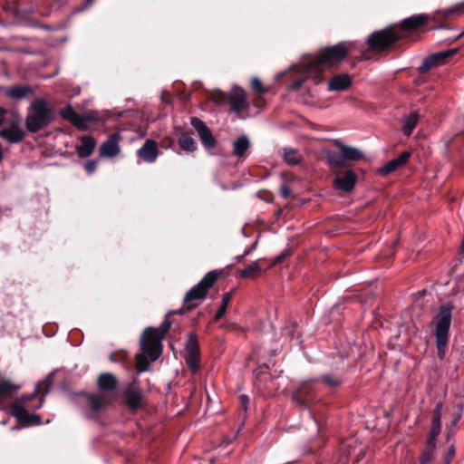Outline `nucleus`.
I'll return each mask as SVG.
<instances>
[{"instance_id":"obj_1","label":"nucleus","mask_w":464,"mask_h":464,"mask_svg":"<svg viewBox=\"0 0 464 464\" xmlns=\"http://www.w3.org/2000/svg\"><path fill=\"white\" fill-rule=\"evenodd\" d=\"M53 373H50L44 381L39 382L31 395L22 396L13 402L7 409L8 412L14 417L18 422L25 425H39L41 418L39 415L31 414V411L40 409L43 405L41 400L35 406L30 405V401L38 395L44 396L49 392L52 385Z\"/></svg>"},{"instance_id":"obj_2","label":"nucleus","mask_w":464,"mask_h":464,"mask_svg":"<svg viewBox=\"0 0 464 464\" xmlns=\"http://www.w3.org/2000/svg\"><path fill=\"white\" fill-rule=\"evenodd\" d=\"M162 332L153 327H148L140 337V348L142 353L138 354L137 371L142 372L148 370L150 362H155L161 354V339L170 327V323L165 319L162 324Z\"/></svg>"},{"instance_id":"obj_3","label":"nucleus","mask_w":464,"mask_h":464,"mask_svg":"<svg viewBox=\"0 0 464 464\" xmlns=\"http://www.w3.org/2000/svg\"><path fill=\"white\" fill-rule=\"evenodd\" d=\"M351 44L339 43L332 47L322 49L317 57L307 59L304 71L314 78V85L323 81L322 72L327 67L338 64L348 53Z\"/></svg>"},{"instance_id":"obj_4","label":"nucleus","mask_w":464,"mask_h":464,"mask_svg":"<svg viewBox=\"0 0 464 464\" xmlns=\"http://www.w3.org/2000/svg\"><path fill=\"white\" fill-rule=\"evenodd\" d=\"M455 305L452 302H447L440 305L434 317L435 338L437 353L440 359H443L450 337L452 312Z\"/></svg>"},{"instance_id":"obj_5","label":"nucleus","mask_w":464,"mask_h":464,"mask_svg":"<svg viewBox=\"0 0 464 464\" xmlns=\"http://www.w3.org/2000/svg\"><path fill=\"white\" fill-rule=\"evenodd\" d=\"M22 117L15 111L0 109V137L9 143H18L23 140L25 132L21 128Z\"/></svg>"},{"instance_id":"obj_6","label":"nucleus","mask_w":464,"mask_h":464,"mask_svg":"<svg viewBox=\"0 0 464 464\" xmlns=\"http://www.w3.org/2000/svg\"><path fill=\"white\" fill-rule=\"evenodd\" d=\"M51 111L44 99L34 100L25 119V126L29 132L35 133L51 122Z\"/></svg>"},{"instance_id":"obj_7","label":"nucleus","mask_w":464,"mask_h":464,"mask_svg":"<svg viewBox=\"0 0 464 464\" xmlns=\"http://www.w3.org/2000/svg\"><path fill=\"white\" fill-rule=\"evenodd\" d=\"M218 279V274L208 272L194 287L187 292L184 297V303L187 310L190 311L198 306V302L206 298L208 290L214 285Z\"/></svg>"},{"instance_id":"obj_8","label":"nucleus","mask_w":464,"mask_h":464,"mask_svg":"<svg viewBox=\"0 0 464 464\" xmlns=\"http://www.w3.org/2000/svg\"><path fill=\"white\" fill-rule=\"evenodd\" d=\"M230 111L236 113L240 119L247 116L249 103L246 102L245 91L240 87H235L228 95Z\"/></svg>"},{"instance_id":"obj_9","label":"nucleus","mask_w":464,"mask_h":464,"mask_svg":"<svg viewBox=\"0 0 464 464\" xmlns=\"http://www.w3.org/2000/svg\"><path fill=\"white\" fill-rule=\"evenodd\" d=\"M399 39L398 35L390 29L372 33L367 40L372 50H384Z\"/></svg>"},{"instance_id":"obj_10","label":"nucleus","mask_w":464,"mask_h":464,"mask_svg":"<svg viewBox=\"0 0 464 464\" xmlns=\"http://www.w3.org/2000/svg\"><path fill=\"white\" fill-rule=\"evenodd\" d=\"M190 124L198 131L203 147L206 150L213 149L216 146V140L206 123L197 117H192Z\"/></svg>"},{"instance_id":"obj_11","label":"nucleus","mask_w":464,"mask_h":464,"mask_svg":"<svg viewBox=\"0 0 464 464\" xmlns=\"http://www.w3.org/2000/svg\"><path fill=\"white\" fill-rule=\"evenodd\" d=\"M186 362L189 369L192 372H197L199 368L198 360H199V346L197 340V337L194 334H190L188 338V342L186 344Z\"/></svg>"},{"instance_id":"obj_12","label":"nucleus","mask_w":464,"mask_h":464,"mask_svg":"<svg viewBox=\"0 0 464 464\" xmlns=\"http://www.w3.org/2000/svg\"><path fill=\"white\" fill-rule=\"evenodd\" d=\"M121 136L120 133H112L108 139L102 142L100 147V156L103 158H113L120 154V140Z\"/></svg>"},{"instance_id":"obj_13","label":"nucleus","mask_w":464,"mask_h":464,"mask_svg":"<svg viewBox=\"0 0 464 464\" xmlns=\"http://www.w3.org/2000/svg\"><path fill=\"white\" fill-rule=\"evenodd\" d=\"M159 155L158 144L154 140H146L141 148L137 150L139 159L147 163L156 161Z\"/></svg>"},{"instance_id":"obj_14","label":"nucleus","mask_w":464,"mask_h":464,"mask_svg":"<svg viewBox=\"0 0 464 464\" xmlns=\"http://www.w3.org/2000/svg\"><path fill=\"white\" fill-rule=\"evenodd\" d=\"M356 182V174L353 170L340 172L334 178V187L343 191L349 192L353 189Z\"/></svg>"},{"instance_id":"obj_15","label":"nucleus","mask_w":464,"mask_h":464,"mask_svg":"<svg viewBox=\"0 0 464 464\" xmlns=\"http://www.w3.org/2000/svg\"><path fill=\"white\" fill-rule=\"evenodd\" d=\"M134 383L135 382L129 383L122 392L126 404L131 410L138 409L142 401L141 390L138 387H134Z\"/></svg>"},{"instance_id":"obj_16","label":"nucleus","mask_w":464,"mask_h":464,"mask_svg":"<svg viewBox=\"0 0 464 464\" xmlns=\"http://www.w3.org/2000/svg\"><path fill=\"white\" fill-rule=\"evenodd\" d=\"M458 49H450L444 52L436 53L429 57H427L421 66L420 67V71H424L426 69H430L431 67L437 66L439 64L444 63L445 60L457 53Z\"/></svg>"},{"instance_id":"obj_17","label":"nucleus","mask_w":464,"mask_h":464,"mask_svg":"<svg viewBox=\"0 0 464 464\" xmlns=\"http://www.w3.org/2000/svg\"><path fill=\"white\" fill-rule=\"evenodd\" d=\"M20 386L11 380L0 376V405L14 397L19 391Z\"/></svg>"},{"instance_id":"obj_18","label":"nucleus","mask_w":464,"mask_h":464,"mask_svg":"<svg viewBox=\"0 0 464 464\" xmlns=\"http://www.w3.org/2000/svg\"><path fill=\"white\" fill-rule=\"evenodd\" d=\"M336 145L340 150L341 157L344 160V162L357 161L363 158V153L357 148L342 144L339 141L336 142Z\"/></svg>"},{"instance_id":"obj_19","label":"nucleus","mask_w":464,"mask_h":464,"mask_svg":"<svg viewBox=\"0 0 464 464\" xmlns=\"http://www.w3.org/2000/svg\"><path fill=\"white\" fill-rule=\"evenodd\" d=\"M441 415H442V403L438 402L433 411L432 426L430 432V438L428 440H432L436 443V438L440 432L441 429Z\"/></svg>"},{"instance_id":"obj_20","label":"nucleus","mask_w":464,"mask_h":464,"mask_svg":"<svg viewBox=\"0 0 464 464\" xmlns=\"http://www.w3.org/2000/svg\"><path fill=\"white\" fill-rule=\"evenodd\" d=\"M33 92V90L28 85H13L5 89V94L14 100H21Z\"/></svg>"},{"instance_id":"obj_21","label":"nucleus","mask_w":464,"mask_h":464,"mask_svg":"<svg viewBox=\"0 0 464 464\" xmlns=\"http://www.w3.org/2000/svg\"><path fill=\"white\" fill-rule=\"evenodd\" d=\"M82 144L76 148L77 154L80 158H87L93 152L96 140L92 136H82Z\"/></svg>"},{"instance_id":"obj_22","label":"nucleus","mask_w":464,"mask_h":464,"mask_svg":"<svg viewBox=\"0 0 464 464\" xmlns=\"http://www.w3.org/2000/svg\"><path fill=\"white\" fill-rule=\"evenodd\" d=\"M351 78L348 74H338L329 82L328 90L338 92L347 89L351 85Z\"/></svg>"},{"instance_id":"obj_23","label":"nucleus","mask_w":464,"mask_h":464,"mask_svg":"<svg viewBox=\"0 0 464 464\" xmlns=\"http://www.w3.org/2000/svg\"><path fill=\"white\" fill-rule=\"evenodd\" d=\"M97 384L102 391H112L117 386L116 377L109 372L102 373L97 380Z\"/></svg>"},{"instance_id":"obj_24","label":"nucleus","mask_w":464,"mask_h":464,"mask_svg":"<svg viewBox=\"0 0 464 464\" xmlns=\"http://www.w3.org/2000/svg\"><path fill=\"white\" fill-rule=\"evenodd\" d=\"M419 119L420 114L416 111L411 112L408 116H406L403 119L401 130L406 136H410L412 133L413 130L415 129L419 121Z\"/></svg>"},{"instance_id":"obj_25","label":"nucleus","mask_w":464,"mask_h":464,"mask_svg":"<svg viewBox=\"0 0 464 464\" xmlns=\"http://www.w3.org/2000/svg\"><path fill=\"white\" fill-rule=\"evenodd\" d=\"M312 392L310 381L304 382L298 391L293 395V400L300 404H306L308 402V397Z\"/></svg>"},{"instance_id":"obj_26","label":"nucleus","mask_w":464,"mask_h":464,"mask_svg":"<svg viewBox=\"0 0 464 464\" xmlns=\"http://www.w3.org/2000/svg\"><path fill=\"white\" fill-rule=\"evenodd\" d=\"M249 147L250 142L248 138L246 135H242L233 142V153L235 156L242 158L245 156V153Z\"/></svg>"},{"instance_id":"obj_27","label":"nucleus","mask_w":464,"mask_h":464,"mask_svg":"<svg viewBox=\"0 0 464 464\" xmlns=\"http://www.w3.org/2000/svg\"><path fill=\"white\" fill-rule=\"evenodd\" d=\"M179 145L188 152H194L197 150V143L189 133H182L179 138Z\"/></svg>"},{"instance_id":"obj_28","label":"nucleus","mask_w":464,"mask_h":464,"mask_svg":"<svg viewBox=\"0 0 464 464\" xmlns=\"http://www.w3.org/2000/svg\"><path fill=\"white\" fill-rule=\"evenodd\" d=\"M426 21L427 17L425 15L420 14L404 19L402 21V26L406 29L417 28L424 24Z\"/></svg>"},{"instance_id":"obj_29","label":"nucleus","mask_w":464,"mask_h":464,"mask_svg":"<svg viewBox=\"0 0 464 464\" xmlns=\"http://www.w3.org/2000/svg\"><path fill=\"white\" fill-rule=\"evenodd\" d=\"M436 447V443L432 440H428L426 448L423 450L420 464H430L433 457V452Z\"/></svg>"},{"instance_id":"obj_30","label":"nucleus","mask_w":464,"mask_h":464,"mask_svg":"<svg viewBox=\"0 0 464 464\" xmlns=\"http://www.w3.org/2000/svg\"><path fill=\"white\" fill-rule=\"evenodd\" d=\"M88 401L93 411H99L108 403L105 397L98 395H89Z\"/></svg>"},{"instance_id":"obj_31","label":"nucleus","mask_w":464,"mask_h":464,"mask_svg":"<svg viewBox=\"0 0 464 464\" xmlns=\"http://www.w3.org/2000/svg\"><path fill=\"white\" fill-rule=\"evenodd\" d=\"M307 63V59L304 60L302 62V64H301V67L299 69V72L304 74V78L303 79H299V80H295L293 82L291 87L293 90H298L305 81L311 79L313 81V82L314 83V78L311 75H308L306 73V72L304 71V64Z\"/></svg>"},{"instance_id":"obj_32","label":"nucleus","mask_w":464,"mask_h":464,"mask_svg":"<svg viewBox=\"0 0 464 464\" xmlns=\"http://www.w3.org/2000/svg\"><path fill=\"white\" fill-rule=\"evenodd\" d=\"M261 271L258 261L253 262L241 271V276L254 278Z\"/></svg>"},{"instance_id":"obj_33","label":"nucleus","mask_w":464,"mask_h":464,"mask_svg":"<svg viewBox=\"0 0 464 464\" xmlns=\"http://www.w3.org/2000/svg\"><path fill=\"white\" fill-rule=\"evenodd\" d=\"M284 158L285 160L290 165H296L300 162V155L299 153L293 149H285L284 150Z\"/></svg>"},{"instance_id":"obj_34","label":"nucleus","mask_w":464,"mask_h":464,"mask_svg":"<svg viewBox=\"0 0 464 464\" xmlns=\"http://www.w3.org/2000/svg\"><path fill=\"white\" fill-rule=\"evenodd\" d=\"M401 165L398 163V161L394 159L390 161H388L382 168L380 169L379 173L385 176L395 169H397Z\"/></svg>"},{"instance_id":"obj_35","label":"nucleus","mask_w":464,"mask_h":464,"mask_svg":"<svg viewBox=\"0 0 464 464\" xmlns=\"http://www.w3.org/2000/svg\"><path fill=\"white\" fill-rule=\"evenodd\" d=\"M60 114L63 119L72 123L79 113L76 112L71 105H67L60 111Z\"/></svg>"},{"instance_id":"obj_36","label":"nucleus","mask_w":464,"mask_h":464,"mask_svg":"<svg viewBox=\"0 0 464 464\" xmlns=\"http://www.w3.org/2000/svg\"><path fill=\"white\" fill-rule=\"evenodd\" d=\"M72 124L81 130H87L89 129V125L86 121V119L80 114L76 116L75 120L72 122Z\"/></svg>"},{"instance_id":"obj_37","label":"nucleus","mask_w":464,"mask_h":464,"mask_svg":"<svg viewBox=\"0 0 464 464\" xmlns=\"http://www.w3.org/2000/svg\"><path fill=\"white\" fill-rule=\"evenodd\" d=\"M322 382L327 386L334 388L341 383V381L331 374H325L321 378Z\"/></svg>"},{"instance_id":"obj_38","label":"nucleus","mask_w":464,"mask_h":464,"mask_svg":"<svg viewBox=\"0 0 464 464\" xmlns=\"http://www.w3.org/2000/svg\"><path fill=\"white\" fill-rule=\"evenodd\" d=\"M251 87L259 94H263L266 92V89L263 87L261 81L256 77L252 79Z\"/></svg>"},{"instance_id":"obj_39","label":"nucleus","mask_w":464,"mask_h":464,"mask_svg":"<svg viewBox=\"0 0 464 464\" xmlns=\"http://www.w3.org/2000/svg\"><path fill=\"white\" fill-rule=\"evenodd\" d=\"M328 162L331 166L338 167L344 163V160L342 159L341 154L339 156L332 155L328 158Z\"/></svg>"},{"instance_id":"obj_40","label":"nucleus","mask_w":464,"mask_h":464,"mask_svg":"<svg viewBox=\"0 0 464 464\" xmlns=\"http://www.w3.org/2000/svg\"><path fill=\"white\" fill-rule=\"evenodd\" d=\"M97 168V160H92L85 163L84 169L88 174H92Z\"/></svg>"},{"instance_id":"obj_41","label":"nucleus","mask_w":464,"mask_h":464,"mask_svg":"<svg viewBox=\"0 0 464 464\" xmlns=\"http://www.w3.org/2000/svg\"><path fill=\"white\" fill-rule=\"evenodd\" d=\"M280 194L284 198H287L291 196L292 190L287 184H283L280 186Z\"/></svg>"},{"instance_id":"obj_42","label":"nucleus","mask_w":464,"mask_h":464,"mask_svg":"<svg viewBox=\"0 0 464 464\" xmlns=\"http://www.w3.org/2000/svg\"><path fill=\"white\" fill-rule=\"evenodd\" d=\"M410 156H411L410 152L403 151L395 160L401 166V165H403V164H405L407 162V160H409Z\"/></svg>"},{"instance_id":"obj_43","label":"nucleus","mask_w":464,"mask_h":464,"mask_svg":"<svg viewBox=\"0 0 464 464\" xmlns=\"http://www.w3.org/2000/svg\"><path fill=\"white\" fill-rule=\"evenodd\" d=\"M232 297V291L227 292L222 295V305L227 306Z\"/></svg>"},{"instance_id":"obj_44","label":"nucleus","mask_w":464,"mask_h":464,"mask_svg":"<svg viewBox=\"0 0 464 464\" xmlns=\"http://www.w3.org/2000/svg\"><path fill=\"white\" fill-rule=\"evenodd\" d=\"M227 306H224L221 304V306L218 308L215 314V320L218 321L223 317V315L226 314Z\"/></svg>"},{"instance_id":"obj_45","label":"nucleus","mask_w":464,"mask_h":464,"mask_svg":"<svg viewBox=\"0 0 464 464\" xmlns=\"http://www.w3.org/2000/svg\"><path fill=\"white\" fill-rule=\"evenodd\" d=\"M241 407L244 409V411L247 410V405L249 402V398L247 395H240L239 397Z\"/></svg>"},{"instance_id":"obj_46","label":"nucleus","mask_w":464,"mask_h":464,"mask_svg":"<svg viewBox=\"0 0 464 464\" xmlns=\"http://www.w3.org/2000/svg\"><path fill=\"white\" fill-rule=\"evenodd\" d=\"M455 454V448L454 446H450V450H449V454H448V458H447V460H446V464H450L451 459L453 458Z\"/></svg>"},{"instance_id":"obj_47","label":"nucleus","mask_w":464,"mask_h":464,"mask_svg":"<svg viewBox=\"0 0 464 464\" xmlns=\"http://www.w3.org/2000/svg\"><path fill=\"white\" fill-rule=\"evenodd\" d=\"M83 117L86 119L87 122L94 121L97 119L92 112L86 113Z\"/></svg>"},{"instance_id":"obj_48","label":"nucleus","mask_w":464,"mask_h":464,"mask_svg":"<svg viewBox=\"0 0 464 464\" xmlns=\"http://www.w3.org/2000/svg\"><path fill=\"white\" fill-rule=\"evenodd\" d=\"M169 314H183V309H182V308H180V309L176 310V311H170V312H169Z\"/></svg>"},{"instance_id":"obj_49","label":"nucleus","mask_w":464,"mask_h":464,"mask_svg":"<svg viewBox=\"0 0 464 464\" xmlns=\"http://www.w3.org/2000/svg\"><path fill=\"white\" fill-rule=\"evenodd\" d=\"M453 12L452 9H448L445 11V15H449L450 14H451Z\"/></svg>"},{"instance_id":"obj_50","label":"nucleus","mask_w":464,"mask_h":464,"mask_svg":"<svg viewBox=\"0 0 464 464\" xmlns=\"http://www.w3.org/2000/svg\"><path fill=\"white\" fill-rule=\"evenodd\" d=\"M3 157H4V156H3V151H2V150L0 149V161L3 160Z\"/></svg>"},{"instance_id":"obj_51","label":"nucleus","mask_w":464,"mask_h":464,"mask_svg":"<svg viewBox=\"0 0 464 464\" xmlns=\"http://www.w3.org/2000/svg\"><path fill=\"white\" fill-rule=\"evenodd\" d=\"M462 35H464V30L462 31V33L456 39H459Z\"/></svg>"},{"instance_id":"obj_52","label":"nucleus","mask_w":464,"mask_h":464,"mask_svg":"<svg viewBox=\"0 0 464 464\" xmlns=\"http://www.w3.org/2000/svg\"><path fill=\"white\" fill-rule=\"evenodd\" d=\"M111 362H114V361H115V359H114V357H113V355H112V354L111 355Z\"/></svg>"},{"instance_id":"obj_53","label":"nucleus","mask_w":464,"mask_h":464,"mask_svg":"<svg viewBox=\"0 0 464 464\" xmlns=\"http://www.w3.org/2000/svg\"><path fill=\"white\" fill-rule=\"evenodd\" d=\"M2 424L5 425L6 424V420L2 421Z\"/></svg>"},{"instance_id":"obj_54","label":"nucleus","mask_w":464,"mask_h":464,"mask_svg":"<svg viewBox=\"0 0 464 464\" xmlns=\"http://www.w3.org/2000/svg\"><path fill=\"white\" fill-rule=\"evenodd\" d=\"M92 0H89V2H92Z\"/></svg>"}]
</instances>
